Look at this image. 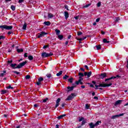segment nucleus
<instances>
[{
    "label": "nucleus",
    "mask_w": 128,
    "mask_h": 128,
    "mask_svg": "<svg viewBox=\"0 0 128 128\" xmlns=\"http://www.w3.org/2000/svg\"><path fill=\"white\" fill-rule=\"evenodd\" d=\"M0 28H2V30H12V26H8L6 25H2L0 26Z\"/></svg>",
    "instance_id": "f257e3e1"
},
{
    "label": "nucleus",
    "mask_w": 128,
    "mask_h": 128,
    "mask_svg": "<svg viewBox=\"0 0 128 128\" xmlns=\"http://www.w3.org/2000/svg\"><path fill=\"white\" fill-rule=\"evenodd\" d=\"M52 53L50 52L49 54H48L46 52L42 53V58H48V56H52Z\"/></svg>",
    "instance_id": "f03ea898"
},
{
    "label": "nucleus",
    "mask_w": 128,
    "mask_h": 128,
    "mask_svg": "<svg viewBox=\"0 0 128 128\" xmlns=\"http://www.w3.org/2000/svg\"><path fill=\"white\" fill-rule=\"evenodd\" d=\"M82 80H84V78L80 77L79 78V80L75 82L77 86L80 84H84V82H82Z\"/></svg>",
    "instance_id": "7ed1b4c3"
},
{
    "label": "nucleus",
    "mask_w": 128,
    "mask_h": 128,
    "mask_svg": "<svg viewBox=\"0 0 128 128\" xmlns=\"http://www.w3.org/2000/svg\"><path fill=\"white\" fill-rule=\"evenodd\" d=\"M74 96H76L74 94H72L67 98L66 100H72V98H74Z\"/></svg>",
    "instance_id": "20e7f679"
},
{
    "label": "nucleus",
    "mask_w": 128,
    "mask_h": 128,
    "mask_svg": "<svg viewBox=\"0 0 128 128\" xmlns=\"http://www.w3.org/2000/svg\"><path fill=\"white\" fill-rule=\"evenodd\" d=\"M120 78V75H116V76H112V77H110L108 78H106L105 80V82H108V80H114V78Z\"/></svg>",
    "instance_id": "39448f33"
},
{
    "label": "nucleus",
    "mask_w": 128,
    "mask_h": 128,
    "mask_svg": "<svg viewBox=\"0 0 128 128\" xmlns=\"http://www.w3.org/2000/svg\"><path fill=\"white\" fill-rule=\"evenodd\" d=\"M26 62H27L25 61L24 62L20 63L19 64H18L17 66V68H22V66H24L26 64Z\"/></svg>",
    "instance_id": "423d86ee"
},
{
    "label": "nucleus",
    "mask_w": 128,
    "mask_h": 128,
    "mask_svg": "<svg viewBox=\"0 0 128 128\" xmlns=\"http://www.w3.org/2000/svg\"><path fill=\"white\" fill-rule=\"evenodd\" d=\"M101 86V88H106V86H110L112 84V83H110L108 84H100Z\"/></svg>",
    "instance_id": "0eeeda50"
},
{
    "label": "nucleus",
    "mask_w": 128,
    "mask_h": 128,
    "mask_svg": "<svg viewBox=\"0 0 128 128\" xmlns=\"http://www.w3.org/2000/svg\"><path fill=\"white\" fill-rule=\"evenodd\" d=\"M46 34H48V33L44 32H42L40 34H38V38H42V36H44Z\"/></svg>",
    "instance_id": "6e6552de"
},
{
    "label": "nucleus",
    "mask_w": 128,
    "mask_h": 128,
    "mask_svg": "<svg viewBox=\"0 0 128 128\" xmlns=\"http://www.w3.org/2000/svg\"><path fill=\"white\" fill-rule=\"evenodd\" d=\"M124 114H120L114 115V116H112V118H113L114 120V118H118L120 116H124Z\"/></svg>",
    "instance_id": "1a4fd4ad"
},
{
    "label": "nucleus",
    "mask_w": 128,
    "mask_h": 128,
    "mask_svg": "<svg viewBox=\"0 0 128 128\" xmlns=\"http://www.w3.org/2000/svg\"><path fill=\"white\" fill-rule=\"evenodd\" d=\"M60 98H58L56 100V104L54 107V108H56L58 106H60Z\"/></svg>",
    "instance_id": "9d476101"
},
{
    "label": "nucleus",
    "mask_w": 128,
    "mask_h": 128,
    "mask_svg": "<svg viewBox=\"0 0 128 128\" xmlns=\"http://www.w3.org/2000/svg\"><path fill=\"white\" fill-rule=\"evenodd\" d=\"M84 74L85 76H88V78H90V76H92V72H84Z\"/></svg>",
    "instance_id": "9b49d317"
},
{
    "label": "nucleus",
    "mask_w": 128,
    "mask_h": 128,
    "mask_svg": "<svg viewBox=\"0 0 128 128\" xmlns=\"http://www.w3.org/2000/svg\"><path fill=\"white\" fill-rule=\"evenodd\" d=\"M106 73H102L100 75V78H102V80L104 78H106Z\"/></svg>",
    "instance_id": "f8f14e48"
},
{
    "label": "nucleus",
    "mask_w": 128,
    "mask_h": 128,
    "mask_svg": "<svg viewBox=\"0 0 128 128\" xmlns=\"http://www.w3.org/2000/svg\"><path fill=\"white\" fill-rule=\"evenodd\" d=\"M74 88H76V86H68L67 88L68 90V92H71V90H73Z\"/></svg>",
    "instance_id": "ddd939ff"
},
{
    "label": "nucleus",
    "mask_w": 128,
    "mask_h": 128,
    "mask_svg": "<svg viewBox=\"0 0 128 128\" xmlns=\"http://www.w3.org/2000/svg\"><path fill=\"white\" fill-rule=\"evenodd\" d=\"M10 66L12 68H14V70L15 68H18V66H16V64H10Z\"/></svg>",
    "instance_id": "4468645a"
},
{
    "label": "nucleus",
    "mask_w": 128,
    "mask_h": 128,
    "mask_svg": "<svg viewBox=\"0 0 128 128\" xmlns=\"http://www.w3.org/2000/svg\"><path fill=\"white\" fill-rule=\"evenodd\" d=\"M122 100H117L115 104H114V106H118V104H122Z\"/></svg>",
    "instance_id": "2eb2a0df"
},
{
    "label": "nucleus",
    "mask_w": 128,
    "mask_h": 128,
    "mask_svg": "<svg viewBox=\"0 0 128 128\" xmlns=\"http://www.w3.org/2000/svg\"><path fill=\"white\" fill-rule=\"evenodd\" d=\"M6 70L3 71V72L0 74V76L1 77L4 76H6Z\"/></svg>",
    "instance_id": "dca6fc26"
},
{
    "label": "nucleus",
    "mask_w": 128,
    "mask_h": 128,
    "mask_svg": "<svg viewBox=\"0 0 128 128\" xmlns=\"http://www.w3.org/2000/svg\"><path fill=\"white\" fill-rule=\"evenodd\" d=\"M89 126H90V128H94V126H94V123L92 122H90L89 124Z\"/></svg>",
    "instance_id": "f3484780"
},
{
    "label": "nucleus",
    "mask_w": 128,
    "mask_h": 128,
    "mask_svg": "<svg viewBox=\"0 0 128 128\" xmlns=\"http://www.w3.org/2000/svg\"><path fill=\"white\" fill-rule=\"evenodd\" d=\"M53 17H54V14H52V13H49L48 14V18H52Z\"/></svg>",
    "instance_id": "a211bd4d"
},
{
    "label": "nucleus",
    "mask_w": 128,
    "mask_h": 128,
    "mask_svg": "<svg viewBox=\"0 0 128 128\" xmlns=\"http://www.w3.org/2000/svg\"><path fill=\"white\" fill-rule=\"evenodd\" d=\"M62 70H61V71L59 72L58 73H57L56 76H62Z\"/></svg>",
    "instance_id": "6ab92c4d"
},
{
    "label": "nucleus",
    "mask_w": 128,
    "mask_h": 128,
    "mask_svg": "<svg viewBox=\"0 0 128 128\" xmlns=\"http://www.w3.org/2000/svg\"><path fill=\"white\" fill-rule=\"evenodd\" d=\"M64 116H66V114L60 115L58 117V120H62V118H64Z\"/></svg>",
    "instance_id": "aec40b11"
},
{
    "label": "nucleus",
    "mask_w": 128,
    "mask_h": 128,
    "mask_svg": "<svg viewBox=\"0 0 128 128\" xmlns=\"http://www.w3.org/2000/svg\"><path fill=\"white\" fill-rule=\"evenodd\" d=\"M55 32L57 36H60V30L56 29L55 30Z\"/></svg>",
    "instance_id": "412c9836"
},
{
    "label": "nucleus",
    "mask_w": 128,
    "mask_h": 128,
    "mask_svg": "<svg viewBox=\"0 0 128 128\" xmlns=\"http://www.w3.org/2000/svg\"><path fill=\"white\" fill-rule=\"evenodd\" d=\"M44 24L46 26H50V22H44Z\"/></svg>",
    "instance_id": "4be33fe9"
},
{
    "label": "nucleus",
    "mask_w": 128,
    "mask_h": 128,
    "mask_svg": "<svg viewBox=\"0 0 128 128\" xmlns=\"http://www.w3.org/2000/svg\"><path fill=\"white\" fill-rule=\"evenodd\" d=\"M100 124H102V121H98L94 124L95 126H98Z\"/></svg>",
    "instance_id": "5701e85b"
},
{
    "label": "nucleus",
    "mask_w": 128,
    "mask_h": 128,
    "mask_svg": "<svg viewBox=\"0 0 128 128\" xmlns=\"http://www.w3.org/2000/svg\"><path fill=\"white\" fill-rule=\"evenodd\" d=\"M64 16L66 18H68V12H64Z\"/></svg>",
    "instance_id": "b1692460"
},
{
    "label": "nucleus",
    "mask_w": 128,
    "mask_h": 128,
    "mask_svg": "<svg viewBox=\"0 0 128 128\" xmlns=\"http://www.w3.org/2000/svg\"><path fill=\"white\" fill-rule=\"evenodd\" d=\"M78 76H79V78H82V76H84V74L83 73H82V72H79Z\"/></svg>",
    "instance_id": "393cba45"
},
{
    "label": "nucleus",
    "mask_w": 128,
    "mask_h": 128,
    "mask_svg": "<svg viewBox=\"0 0 128 128\" xmlns=\"http://www.w3.org/2000/svg\"><path fill=\"white\" fill-rule=\"evenodd\" d=\"M58 38H59V40H62L64 38V36H62V35H58Z\"/></svg>",
    "instance_id": "a878e982"
},
{
    "label": "nucleus",
    "mask_w": 128,
    "mask_h": 128,
    "mask_svg": "<svg viewBox=\"0 0 128 128\" xmlns=\"http://www.w3.org/2000/svg\"><path fill=\"white\" fill-rule=\"evenodd\" d=\"M72 80H74V78H71L68 79V82H70V84L72 83Z\"/></svg>",
    "instance_id": "bb28decb"
},
{
    "label": "nucleus",
    "mask_w": 128,
    "mask_h": 128,
    "mask_svg": "<svg viewBox=\"0 0 128 128\" xmlns=\"http://www.w3.org/2000/svg\"><path fill=\"white\" fill-rule=\"evenodd\" d=\"M103 42L104 44H108V42H110V41H108L106 39L104 38L103 40Z\"/></svg>",
    "instance_id": "cd10ccee"
},
{
    "label": "nucleus",
    "mask_w": 128,
    "mask_h": 128,
    "mask_svg": "<svg viewBox=\"0 0 128 128\" xmlns=\"http://www.w3.org/2000/svg\"><path fill=\"white\" fill-rule=\"evenodd\" d=\"M28 58L30 60H34V57L32 56H28Z\"/></svg>",
    "instance_id": "c85d7f7f"
},
{
    "label": "nucleus",
    "mask_w": 128,
    "mask_h": 128,
    "mask_svg": "<svg viewBox=\"0 0 128 128\" xmlns=\"http://www.w3.org/2000/svg\"><path fill=\"white\" fill-rule=\"evenodd\" d=\"M70 78V76H67V75H65L64 77H63V80H68V78Z\"/></svg>",
    "instance_id": "c756f323"
},
{
    "label": "nucleus",
    "mask_w": 128,
    "mask_h": 128,
    "mask_svg": "<svg viewBox=\"0 0 128 128\" xmlns=\"http://www.w3.org/2000/svg\"><path fill=\"white\" fill-rule=\"evenodd\" d=\"M22 28H23V30H26V23L25 22Z\"/></svg>",
    "instance_id": "7c9ffc66"
},
{
    "label": "nucleus",
    "mask_w": 128,
    "mask_h": 128,
    "mask_svg": "<svg viewBox=\"0 0 128 128\" xmlns=\"http://www.w3.org/2000/svg\"><path fill=\"white\" fill-rule=\"evenodd\" d=\"M17 52H24V50L18 48Z\"/></svg>",
    "instance_id": "2f4dec72"
},
{
    "label": "nucleus",
    "mask_w": 128,
    "mask_h": 128,
    "mask_svg": "<svg viewBox=\"0 0 128 128\" xmlns=\"http://www.w3.org/2000/svg\"><path fill=\"white\" fill-rule=\"evenodd\" d=\"M116 20H114L115 22H118L120 20V17H116Z\"/></svg>",
    "instance_id": "473e14b6"
},
{
    "label": "nucleus",
    "mask_w": 128,
    "mask_h": 128,
    "mask_svg": "<svg viewBox=\"0 0 128 128\" xmlns=\"http://www.w3.org/2000/svg\"><path fill=\"white\" fill-rule=\"evenodd\" d=\"M86 122L85 120H83L82 122L81 126H79L78 128H80V126H82L86 124Z\"/></svg>",
    "instance_id": "72a5a7b5"
},
{
    "label": "nucleus",
    "mask_w": 128,
    "mask_h": 128,
    "mask_svg": "<svg viewBox=\"0 0 128 128\" xmlns=\"http://www.w3.org/2000/svg\"><path fill=\"white\" fill-rule=\"evenodd\" d=\"M86 37H84V38H78V40L82 41V40H86Z\"/></svg>",
    "instance_id": "f704fd0d"
},
{
    "label": "nucleus",
    "mask_w": 128,
    "mask_h": 128,
    "mask_svg": "<svg viewBox=\"0 0 128 128\" xmlns=\"http://www.w3.org/2000/svg\"><path fill=\"white\" fill-rule=\"evenodd\" d=\"M96 49L98 50H100L102 48L100 47V45H98V46H96Z\"/></svg>",
    "instance_id": "c9c22d12"
},
{
    "label": "nucleus",
    "mask_w": 128,
    "mask_h": 128,
    "mask_svg": "<svg viewBox=\"0 0 128 128\" xmlns=\"http://www.w3.org/2000/svg\"><path fill=\"white\" fill-rule=\"evenodd\" d=\"M42 80H44V78L40 77L38 79V82H42Z\"/></svg>",
    "instance_id": "e433bc0d"
},
{
    "label": "nucleus",
    "mask_w": 128,
    "mask_h": 128,
    "mask_svg": "<svg viewBox=\"0 0 128 128\" xmlns=\"http://www.w3.org/2000/svg\"><path fill=\"white\" fill-rule=\"evenodd\" d=\"M26 80H30V76L26 75Z\"/></svg>",
    "instance_id": "4c0bfd02"
},
{
    "label": "nucleus",
    "mask_w": 128,
    "mask_h": 128,
    "mask_svg": "<svg viewBox=\"0 0 128 128\" xmlns=\"http://www.w3.org/2000/svg\"><path fill=\"white\" fill-rule=\"evenodd\" d=\"M11 9L12 10H16V7L14 6H12Z\"/></svg>",
    "instance_id": "58836bf2"
},
{
    "label": "nucleus",
    "mask_w": 128,
    "mask_h": 128,
    "mask_svg": "<svg viewBox=\"0 0 128 128\" xmlns=\"http://www.w3.org/2000/svg\"><path fill=\"white\" fill-rule=\"evenodd\" d=\"M6 88H8V90H10L11 88V90H13L14 89V87L11 86H7Z\"/></svg>",
    "instance_id": "ea45409f"
},
{
    "label": "nucleus",
    "mask_w": 128,
    "mask_h": 128,
    "mask_svg": "<svg viewBox=\"0 0 128 128\" xmlns=\"http://www.w3.org/2000/svg\"><path fill=\"white\" fill-rule=\"evenodd\" d=\"M102 5V3L100 2H98V4H97V6L98 8H100V6Z\"/></svg>",
    "instance_id": "a19ab883"
},
{
    "label": "nucleus",
    "mask_w": 128,
    "mask_h": 128,
    "mask_svg": "<svg viewBox=\"0 0 128 128\" xmlns=\"http://www.w3.org/2000/svg\"><path fill=\"white\" fill-rule=\"evenodd\" d=\"M86 110H88L90 108V106H88V104H86Z\"/></svg>",
    "instance_id": "79ce46f5"
},
{
    "label": "nucleus",
    "mask_w": 128,
    "mask_h": 128,
    "mask_svg": "<svg viewBox=\"0 0 128 128\" xmlns=\"http://www.w3.org/2000/svg\"><path fill=\"white\" fill-rule=\"evenodd\" d=\"M46 76L47 78H52L51 74H47Z\"/></svg>",
    "instance_id": "37998d69"
},
{
    "label": "nucleus",
    "mask_w": 128,
    "mask_h": 128,
    "mask_svg": "<svg viewBox=\"0 0 128 128\" xmlns=\"http://www.w3.org/2000/svg\"><path fill=\"white\" fill-rule=\"evenodd\" d=\"M84 117H82L79 119V122H82V120L84 121Z\"/></svg>",
    "instance_id": "c03bdc74"
},
{
    "label": "nucleus",
    "mask_w": 128,
    "mask_h": 128,
    "mask_svg": "<svg viewBox=\"0 0 128 128\" xmlns=\"http://www.w3.org/2000/svg\"><path fill=\"white\" fill-rule=\"evenodd\" d=\"M4 38H6L4 37V36H0V40H4Z\"/></svg>",
    "instance_id": "a18cd8bd"
},
{
    "label": "nucleus",
    "mask_w": 128,
    "mask_h": 128,
    "mask_svg": "<svg viewBox=\"0 0 128 128\" xmlns=\"http://www.w3.org/2000/svg\"><path fill=\"white\" fill-rule=\"evenodd\" d=\"M24 2V0H19L18 4H22V2Z\"/></svg>",
    "instance_id": "49530a36"
},
{
    "label": "nucleus",
    "mask_w": 128,
    "mask_h": 128,
    "mask_svg": "<svg viewBox=\"0 0 128 128\" xmlns=\"http://www.w3.org/2000/svg\"><path fill=\"white\" fill-rule=\"evenodd\" d=\"M90 6V4H88L84 6V8H88Z\"/></svg>",
    "instance_id": "de8ad7c7"
},
{
    "label": "nucleus",
    "mask_w": 128,
    "mask_h": 128,
    "mask_svg": "<svg viewBox=\"0 0 128 128\" xmlns=\"http://www.w3.org/2000/svg\"><path fill=\"white\" fill-rule=\"evenodd\" d=\"M48 48V45H46L43 46V48H44V49H46Z\"/></svg>",
    "instance_id": "09e8293b"
},
{
    "label": "nucleus",
    "mask_w": 128,
    "mask_h": 128,
    "mask_svg": "<svg viewBox=\"0 0 128 128\" xmlns=\"http://www.w3.org/2000/svg\"><path fill=\"white\" fill-rule=\"evenodd\" d=\"M37 86H40V84H42V82H40L38 81L36 83Z\"/></svg>",
    "instance_id": "8fccbe9b"
},
{
    "label": "nucleus",
    "mask_w": 128,
    "mask_h": 128,
    "mask_svg": "<svg viewBox=\"0 0 128 128\" xmlns=\"http://www.w3.org/2000/svg\"><path fill=\"white\" fill-rule=\"evenodd\" d=\"M48 98L44 99L43 100V102H46L48 101Z\"/></svg>",
    "instance_id": "3c124183"
},
{
    "label": "nucleus",
    "mask_w": 128,
    "mask_h": 128,
    "mask_svg": "<svg viewBox=\"0 0 128 128\" xmlns=\"http://www.w3.org/2000/svg\"><path fill=\"white\" fill-rule=\"evenodd\" d=\"M13 72L14 74H20V72H16V71H14Z\"/></svg>",
    "instance_id": "603ef678"
},
{
    "label": "nucleus",
    "mask_w": 128,
    "mask_h": 128,
    "mask_svg": "<svg viewBox=\"0 0 128 128\" xmlns=\"http://www.w3.org/2000/svg\"><path fill=\"white\" fill-rule=\"evenodd\" d=\"M82 34V32H78V36H80Z\"/></svg>",
    "instance_id": "864d4df0"
},
{
    "label": "nucleus",
    "mask_w": 128,
    "mask_h": 128,
    "mask_svg": "<svg viewBox=\"0 0 128 128\" xmlns=\"http://www.w3.org/2000/svg\"><path fill=\"white\" fill-rule=\"evenodd\" d=\"M2 94H6V90H2Z\"/></svg>",
    "instance_id": "5fc2aeb1"
},
{
    "label": "nucleus",
    "mask_w": 128,
    "mask_h": 128,
    "mask_svg": "<svg viewBox=\"0 0 128 128\" xmlns=\"http://www.w3.org/2000/svg\"><path fill=\"white\" fill-rule=\"evenodd\" d=\"M84 68H86V70H88V66L85 65Z\"/></svg>",
    "instance_id": "6e6d98bb"
},
{
    "label": "nucleus",
    "mask_w": 128,
    "mask_h": 128,
    "mask_svg": "<svg viewBox=\"0 0 128 128\" xmlns=\"http://www.w3.org/2000/svg\"><path fill=\"white\" fill-rule=\"evenodd\" d=\"M28 53H25L24 54V58H28Z\"/></svg>",
    "instance_id": "4d7b16f0"
},
{
    "label": "nucleus",
    "mask_w": 128,
    "mask_h": 128,
    "mask_svg": "<svg viewBox=\"0 0 128 128\" xmlns=\"http://www.w3.org/2000/svg\"><path fill=\"white\" fill-rule=\"evenodd\" d=\"M100 18H98L96 20V22H100Z\"/></svg>",
    "instance_id": "13d9d810"
},
{
    "label": "nucleus",
    "mask_w": 128,
    "mask_h": 128,
    "mask_svg": "<svg viewBox=\"0 0 128 128\" xmlns=\"http://www.w3.org/2000/svg\"><path fill=\"white\" fill-rule=\"evenodd\" d=\"M12 60H8V64H12Z\"/></svg>",
    "instance_id": "bf43d9fd"
},
{
    "label": "nucleus",
    "mask_w": 128,
    "mask_h": 128,
    "mask_svg": "<svg viewBox=\"0 0 128 128\" xmlns=\"http://www.w3.org/2000/svg\"><path fill=\"white\" fill-rule=\"evenodd\" d=\"M95 86H96V90H98V85L97 84H95Z\"/></svg>",
    "instance_id": "052dcab7"
},
{
    "label": "nucleus",
    "mask_w": 128,
    "mask_h": 128,
    "mask_svg": "<svg viewBox=\"0 0 128 128\" xmlns=\"http://www.w3.org/2000/svg\"><path fill=\"white\" fill-rule=\"evenodd\" d=\"M65 44L66 46H68V41H66V43H65Z\"/></svg>",
    "instance_id": "680f3d73"
},
{
    "label": "nucleus",
    "mask_w": 128,
    "mask_h": 128,
    "mask_svg": "<svg viewBox=\"0 0 128 128\" xmlns=\"http://www.w3.org/2000/svg\"><path fill=\"white\" fill-rule=\"evenodd\" d=\"M78 18L79 16H76L74 18L75 20H78Z\"/></svg>",
    "instance_id": "e2e57ef3"
},
{
    "label": "nucleus",
    "mask_w": 128,
    "mask_h": 128,
    "mask_svg": "<svg viewBox=\"0 0 128 128\" xmlns=\"http://www.w3.org/2000/svg\"><path fill=\"white\" fill-rule=\"evenodd\" d=\"M72 38V36L70 35L68 36V38L70 40Z\"/></svg>",
    "instance_id": "0e129e2a"
},
{
    "label": "nucleus",
    "mask_w": 128,
    "mask_h": 128,
    "mask_svg": "<svg viewBox=\"0 0 128 128\" xmlns=\"http://www.w3.org/2000/svg\"><path fill=\"white\" fill-rule=\"evenodd\" d=\"M94 100H98V98L97 96H94Z\"/></svg>",
    "instance_id": "69168bd1"
},
{
    "label": "nucleus",
    "mask_w": 128,
    "mask_h": 128,
    "mask_svg": "<svg viewBox=\"0 0 128 128\" xmlns=\"http://www.w3.org/2000/svg\"><path fill=\"white\" fill-rule=\"evenodd\" d=\"M126 68H128V60L127 61V65H126Z\"/></svg>",
    "instance_id": "338daca9"
},
{
    "label": "nucleus",
    "mask_w": 128,
    "mask_h": 128,
    "mask_svg": "<svg viewBox=\"0 0 128 128\" xmlns=\"http://www.w3.org/2000/svg\"><path fill=\"white\" fill-rule=\"evenodd\" d=\"M56 128H60L59 127H58V125H56Z\"/></svg>",
    "instance_id": "774afa93"
}]
</instances>
